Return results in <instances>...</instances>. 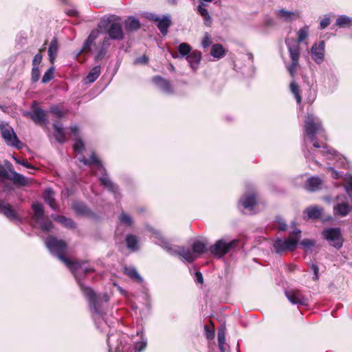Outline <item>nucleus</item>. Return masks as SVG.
<instances>
[{
	"instance_id": "9",
	"label": "nucleus",
	"mask_w": 352,
	"mask_h": 352,
	"mask_svg": "<svg viewBox=\"0 0 352 352\" xmlns=\"http://www.w3.org/2000/svg\"><path fill=\"white\" fill-rule=\"evenodd\" d=\"M5 179L12 182L14 185L22 186V175L17 173L8 161L5 162L4 166L0 164V181Z\"/></svg>"
},
{
	"instance_id": "16",
	"label": "nucleus",
	"mask_w": 352,
	"mask_h": 352,
	"mask_svg": "<svg viewBox=\"0 0 352 352\" xmlns=\"http://www.w3.org/2000/svg\"><path fill=\"white\" fill-rule=\"evenodd\" d=\"M0 213L16 223L21 222V219L16 211L9 204H4L1 200H0Z\"/></svg>"
},
{
	"instance_id": "13",
	"label": "nucleus",
	"mask_w": 352,
	"mask_h": 352,
	"mask_svg": "<svg viewBox=\"0 0 352 352\" xmlns=\"http://www.w3.org/2000/svg\"><path fill=\"white\" fill-rule=\"evenodd\" d=\"M285 294L288 300L293 305L298 306H307L308 305L307 298L299 290L291 289L285 291Z\"/></svg>"
},
{
	"instance_id": "46",
	"label": "nucleus",
	"mask_w": 352,
	"mask_h": 352,
	"mask_svg": "<svg viewBox=\"0 0 352 352\" xmlns=\"http://www.w3.org/2000/svg\"><path fill=\"white\" fill-rule=\"evenodd\" d=\"M212 44L211 36L208 32H205L204 38L201 42L203 48H206Z\"/></svg>"
},
{
	"instance_id": "48",
	"label": "nucleus",
	"mask_w": 352,
	"mask_h": 352,
	"mask_svg": "<svg viewBox=\"0 0 352 352\" xmlns=\"http://www.w3.org/2000/svg\"><path fill=\"white\" fill-rule=\"evenodd\" d=\"M331 23V19L329 16L324 15V17L320 20V29H324L327 28Z\"/></svg>"
},
{
	"instance_id": "55",
	"label": "nucleus",
	"mask_w": 352,
	"mask_h": 352,
	"mask_svg": "<svg viewBox=\"0 0 352 352\" xmlns=\"http://www.w3.org/2000/svg\"><path fill=\"white\" fill-rule=\"evenodd\" d=\"M42 60V56L41 54H36L32 61L33 67H38Z\"/></svg>"
},
{
	"instance_id": "62",
	"label": "nucleus",
	"mask_w": 352,
	"mask_h": 352,
	"mask_svg": "<svg viewBox=\"0 0 352 352\" xmlns=\"http://www.w3.org/2000/svg\"><path fill=\"white\" fill-rule=\"evenodd\" d=\"M148 19L151 21H156L158 23L161 18L155 14H151Z\"/></svg>"
},
{
	"instance_id": "22",
	"label": "nucleus",
	"mask_w": 352,
	"mask_h": 352,
	"mask_svg": "<svg viewBox=\"0 0 352 352\" xmlns=\"http://www.w3.org/2000/svg\"><path fill=\"white\" fill-rule=\"evenodd\" d=\"M191 47L186 43H182L178 46V53L172 52V57L174 58H182L191 53Z\"/></svg>"
},
{
	"instance_id": "25",
	"label": "nucleus",
	"mask_w": 352,
	"mask_h": 352,
	"mask_svg": "<svg viewBox=\"0 0 352 352\" xmlns=\"http://www.w3.org/2000/svg\"><path fill=\"white\" fill-rule=\"evenodd\" d=\"M171 19L170 16L168 15L163 16L157 23V28L160 30L161 34L163 36H165L168 33V30L169 27L171 25Z\"/></svg>"
},
{
	"instance_id": "11",
	"label": "nucleus",
	"mask_w": 352,
	"mask_h": 352,
	"mask_svg": "<svg viewBox=\"0 0 352 352\" xmlns=\"http://www.w3.org/2000/svg\"><path fill=\"white\" fill-rule=\"evenodd\" d=\"M322 235L331 246L339 249L342 247L343 240L340 229L338 228H328L323 231Z\"/></svg>"
},
{
	"instance_id": "26",
	"label": "nucleus",
	"mask_w": 352,
	"mask_h": 352,
	"mask_svg": "<svg viewBox=\"0 0 352 352\" xmlns=\"http://www.w3.org/2000/svg\"><path fill=\"white\" fill-rule=\"evenodd\" d=\"M99 34H100V32L98 30H94L90 33V34L89 35L88 38H87V40L85 41L84 45L82 46V52H86L90 51L91 45L93 44V43L95 41V40L98 37Z\"/></svg>"
},
{
	"instance_id": "37",
	"label": "nucleus",
	"mask_w": 352,
	"mask_h": 352,
	"mask_svg": "<svg viewBox=\"0 0 352 352\" xmlns=\"http://www.w3.org/2000/svg\"><path fill=\"white\" fill-rule=\"evenodd\" d=\"M306 212L309 219H319L322 215V209L316 206L310 207L307 208Z\"/></svg>"
},
{
	"instance_id": "50",
	"label": "nucleus",
	"mask_w": 352,
	"mask_h": 352,
	"mask_svg": "<svg viewBox=\"0 0 352 352\" xmlns=\"http://www.w3.org/2000/svg\"><path fill=\"white\" fill-rule=\"evenodd\" d=\"M40 77V71L38 67H33L32 69V80L33 82L38 80Z\"/></svg>"
},
{
	"instance_id": "29",
	"label": "nucleus",
	"mask_w": 352,
	"mask_h": 352,
	"mask_svg": "<svg viewBox=\"0 0 352 352\" xmlns=\"http://www.w3.org/2000/svg\"><path fill=\"white\" fill-rule=\"evenodd\" d=\"M58 52V41L56 38H54L51 41L48 48V55L50 61L51 63H54V61L56 57Z\"/></svg>"
},
{
	"instance_id": "58",
	"label": "nucleus",
	"mask_w": 352,
	"mask_h": 352,
	"mask_svg": "<svg viewBox=\"0 0 352 352\" xmlns=\"http://www.w3.org/2000/svg\"><path fill=\"white\" fill-rule=\"evenodd\" d=\"M328 169L332 171V177L335 179H339L342 176L341 173L336 171L333 167H329Z\"/></svg>"
},
{
	"instance_id": "51",
	"label": "nucleus",
	"mask_w": 352,
	"mask_h": 352,
	"mask_svg": "<svg viewBox=\"0 0 352 352\" xmlns=\"http://www.w3.org/2000/svg\"><path fill=\"white\" fill-rule=\"evenodd\" d=\"M346 182V190L349 195H352V176L345 178Z\"/></svg>"
},
{
	"instance_id": "56",
	"label": "nucleus",
	"mask_w": 352,
	"mask_h": 352,
	"mask_svg": "<svg viewBox=\"0 0 352 352\" xmlns=\"http://www.w3.org/2000/svg\"><path fill=\"white\" fill-rule=\"evenodd\" d=\"M226 340L225 336L223 333H218V342L219 344V347L222 349L223 344H224Z\"/></svg>"
},
{
	"instance_id": "39",
	"label": "nucleus",
	"mask_w": 352,
	"mask_h": 352,
	"mask_svg": "<svg viewBox=\"0 0 352 352\" xmlns=\"http://www.w3.org/2000/svg\"><path fill=\"white\" fill-rule=\"evenodd\" d=\"M100 67L96 66L91 69L88 75L86 77V80L89 83L94 82L100 74Z\"/></svg>"
},
{
	"instance_id": "54",
	"label": "nucleus",
	"mask_w": 352,
	"mask_h": 352,
	"mask_svg": "<svg viewBox=\"0 0 352 352\" xmlns=\"http://www.w3.org/2000/svg\"><path fill=\"white\" fill-rule=\"evenodd\" d=\"M148 57L145 55H143L142 56L136 58L134 60V64H135V65L146 64L148 63Z\"/></svg>"
},
{
	"instance_id": "3",
	"label": "nucleus",
	"mask_w": 352,
	"mask_h": 352,
	"mask_svg": "<svg viewBox=\"0 0 352 352\" xmlns=\"http://www.w3.org/2000/svg\"><path fill=\"white\" fill-rule=\"evenodd\" d=\"M85 145L80 139L76 140L74 144V151L76 153L77 159L82 162L85 165H94L96 170L91 168V172L94 175H97L96 171L100 173L99 177L100 182L102 185L104 186L108 190L115 194L116 198H117V193L118 190V186L112 182L107 174L106 169L104 168L102 162L98 159L94 153H92L90 159H87L84 155H82V152L84 150Z\"/></svg>"
},
{
	"instance_id": "43",
	"label": "nucleus",
	"mask_w": 352,
	"mask_h": 352,
	"mask_svg": "<svg viewBox=\"0 0 352 352\" xmlns=\"http://www.w3.org/2000/svg\"><path fill=\"white\" fill-rule=\"evenodd\" d=\"M120 221L124 224L126 226H130L133 223V219L131 216L126 214L125 212H122L119 217Z\"/></svg>"
},
{
	"instance_id": "19",
	"label": "nucleus",
	"mask_w": 352,
	"mask_h": 352,
	"mask_svg": "<svg viewBox=\"0 0 352 352\" xmlns=\"http://www.w3.org/2000/svg\"><path fill=\"white\" fill-rule=\"evenodd\" d=\"M189 66L193 71H196L201 60V53L197 50H193L186 56Z\"/></svg>"
},
{
	"instance_id": "20",
	"label": "nucleus",
	"mask_w": 352,
	"mask_h": 352,
	"mask_svg": "<svg viewBox=\"0 0 352 352\" xmlns=\"http://www.w3.org/2000/svg\"><path fill=\"white\" fill-rule=\"evenodd\" d=\"M55 193L51 188H47L43 192V198L45 201L54 210H58L59 206L56 203L55 199Z\"/></svg>"
},
{
	"instance_id": "7",
	"label": "nucleus",
	"mask_w": 352,
	"mask_h": 352,
	"mask_svg": "<svg viewBox=\"0 0 352 352\" xmlns=\"http://www.w3.org/2000/svg\"><path fill=\"white\" fill-rule=\"evenodd\" d=\"M300 234L301 231L296 229L290 234L287 239H277L273 243L275 252L282 254L287 251L292 252L295 250L300 238Z\"/></svg>"
},
{
	"instance_id": "47",
	"label": "nucleus",
	"mask_w": 352,
	"mask_h": 352,
	"mask_svg": "<svg viewBox=\"0 0 352 352\" xmlns=\"http://www.w3.org/2000/svg\"><path fill=\"white\" fill-rule=\"evenodd\" d=\"M32 208L36 217L40 218L43 216V210L41 204H34Z\"/></svg>"
},
{
	"instance_id": "32",
	"label": "nucleus",
	"mask_w": 352,
	"mask_h": 352,
	"mask_svg": "<svg viewBox=\"0 0 352 352\" xmlns=\"http://www.w3.org/2000/svg\"><path fill=\"white\" fill-rule=\"evenodd\" d=\"M54 136L58 142H64L65 141V134L62 127V124L59 122L54 124Z\"/></svg>"
},
{
	"instance_id": "52",
	"label": "nucleus",
	"mask_w": 352,
	"mask_h": 352,
	"mask_svg": "<svg viewBox=\"0 0 352 352\" xmlns=\"http://www.w3.org/2000/svg\"><path fill=\"white\" fill-rule=\"evenodd\" d=\"M23 169L26 168L28 170V172L30 174H34L35 172L37 171V168L34 166H32L28 162H25L23 160Z\"/></svg>"
},
{
	"instance_id": "8",
	"label": "nucleus",
	"mask_w": 352,
	"mask_h": 352,
	"mask_svg": "<svg viewBox=\"0 0 352 352\" xmlns=\"http://www.w3.org/2000/svg\"><path fill=\"white\" fill-rule=\"evenodd\" d=\"M239 240L233 239L230 241L221 239L217 240L209 248L210 252L218 258H222L224 255L230 252L232 250L239 245Z\"/></svg>"
},
{
	"instance_id": "12",
	"label": "nucleus",
	"mask_w": 352,
	"mask_h": 352,
	"mask_svg": "<svg viewBox=\"0 0 352 352\" xmlns=\"http://www.w3.org/2000/svg\"><path fill=\"white\" fill-rule=\"evenodd\" d=\"M0 131L2 138L5 140L8 144L15 146L17 148H20V141L16 137L13 129L6 123L0 124Z\"/></svg>"
},
{
	"instance_id": "53",
	"label": "nucleus",
	"mask_w": 352,
	"mask_h": 352,
	"mask_svg": "<svg viewBox=\"0 0 352 352\" xmlns=\"http://www.w3.org/2000/svg\"><path fill=\"white\" fill-rule=\"evenodd\" d=\"M311 269L314 272V280H318L319 278V268L316 264H312L311 265Z\"/></svg>"
},
{
	"instance_id": "34",
	"label": "nucleus",
	"mask_w": 352,
	"mask_h": 352,
	"mask_svg": "<svg viewBox=\"0 0 352 352\" xmlns=\"http://www.w3.org/2000/svg\"><path fill=\"white\" fill-rule=\"evenodd\" d=\"M124 273L131 278L137 280L138 282L142 283L143 281L142 278L140 276L137 270L133 267H125Z\"/></svg>"
},
{
	"instance_id": "64",
	"label": "nucleus",
	"mask_w": 352,
	"mask_h": 352,
	"mask_svg": "<svg viewBox=\"0 0 352 352\" xmlns=\"http://www.w3.org/2000/svg\"><path fill=\"white\" fill-rule=\"evenodd\" d=\"M71 131L74 135H77L78 132V128L77 126H71Z\"/></svg>"
},
{
	"instance_id": "49",
	"label": "nucleus",
	"mask_w": 352,
	"mask_h": 352,
	"mask_svg": "<svg viewBox=\"0 0 352 352\" xmlns=\"http://www.w3.org/2000/svg\"><path fill=\"white\" fill-rule=\"evenodd\" d=\"M276 221L278 224V230L280 231H285L287 229V224L285 221L280 217H277Z\"/></svg>"
},
{
	"instance_id": "5",
	"label": "nucleus",
	"mask_w": 352,
	"mask_h": 352,
	"mask_svg": "<svg viewBox=\"0 0 352 352\" xmlns=\"http://www.w3.org/2000/svg\"><path fill=\"white\" fill-rule=\"evenodd\" d=\"M128 336L120 332L111 333L108 335L107 343L109 352H141L146 346V341L141 338V341L134 343L133 349L125 344Z\"/></svg>"
},
{
	"instance_id": "27",
	"label": "nucleus",
	"mask_w": 352,
	"mask_h": 352,
	"mask_svg": "<svg viewBox=\"0 0 352 352\" xmlns=\"http://www.w3.org/2000/svg\"><path fill=\"white\" fill-rule=\"evenodd\" d=\"M32 119L40 124H45L48 122L46 118V112L41 109H36L32 115Z\"/></svg>"
},
{
	"instance_id": "17",
	"label": "nucleus",
	"mask_w": 352,
	"mask_h": 352,
	"mask_svg": "<svg viewBox=\"0 0 352 352\" xmlns=\"http://www.w3.org/2000/svg\"><path fill=\"white\" fill-rule=\"evenodd\" d=\"M276 14L278 19L285 22H292L300 17L299 11H288L285 9H280L276 11Z\"/></svg>"
},
{
	"instance_id": "28",
	"label": "nucleus",
	"mask_w": 352,
	"mask_h": 352,
	"mask_svg": "<svg viewBox=\"0 0 352 352\" xmlns=\"http://www.w3.org/2000/svg\"><path fill=\"white\" fill-rule=\"evenodd\" d=\"M72 208L78 215H90L91 212L87 206L82 202L74 203Z\"/></svg>"
},
{
	"instance_id": "23",
	"label": "nucleus",
	"mask_w": 352,
	"mask_h": 352,
	"mask_svg": "<svg viewBox=\"0 0 352 352\" xmlns=\"http://www.w3.org/2000/svg\"><path fill=\"white\" fill-rule=\"evenodd\" d=\"M206 4L201 2L197 8V12L201 16L204 23L206 26H210L212 22L208 10L205 8Z\"/></svg>"
},
{
	"instance_id": "30",
	"label": "nucleus",
	"mask_w": 352,
	"mask_h": 352,
	"mask_svg": "<svg viewBox=\"0 0 352 352\" xmlns=\"http://www.w3.org/2000/svg\"><path fill=\"white\" fill-rule=\"evenodd\" d=\"M210 54L216 59L222 58L226 54V50L221 44H214L212 46Z\"/></svg>"
},
{
	"instance_id": "41",
	"label": "nucleus",
	"mask_w": 352,
	"mask_h": 352,
	"mask_svg": "<svg viewBox=\"0 0 352 352\" xmlns=\"http://www.w3.org/2000/svg\"><path fill=\"white\" fill-rule=\"evenodd\" d=\"M54 67H50L44 74L43 78H42V82L43 83H47L50 82L51 80L54 78Z\"/></svg>"
},
{
	"instance_id": "24",
	"label": "nucleus",
	"mask_w": 352,
	"mask_h": 352,
	"mask_svg": "<svg viewBox=\"0 0 352 352\" xmlns=\"http://www.w3.org/2000/svg\"><path fill=\"white\" fill-rule=\"evenodd\" d=\"M322 179L318 177H311L306 182L305 188L309 191H316L321 188Z\"/></svg>"
},
{
	"instance_id": "33",
	"label": "nucleus",
	"mask_w": 352,
	"mask_h": 352,
	"mask_svg": "<svg viewBox=\"0 0 352 352\" xmlns=\"http://www.w3.org/2000/svg\"><path fill=\"white\" fill-rule=\"evenodd\" d=\"M138 239L133 234H128L126 236V244L128 249L132 251L138 250Z\"/></svg>"
},
{
	"instance_id": "57",
	"label": "nucleus",
	"mask_w": 352,
	"mask_h": 352,
	"mask_svg": "<svg viewBox=\"0 0 352 352\" xmlns=\"http://www.w3.org/2000/svg\"><path fill=\"white\" fill-rule=\"evenodd\" d=\"M53 227V224L51 221H46L42 223L41 228L45 231H50Z\"/></svg>"
},
{
	"instance_id": "18",
	"label": "nucleus",
	"mask_w": 352,
	"mask_h": 352,
	"mask_svg": "<svg viewBox=\"0 0 352 352\" xmlns=\"http://www.w3.org/2000/svg\"><path fill=\"white\" fill-rule=\"evenodd\" d=\"M109 36L113 40H122L124 38V32L120 23H113L108 30Z\"/></svg>"
},
{
	"instance_id": "63",
	"label": "nucleus",
	"mask_w": 352,
	"mask_h": 352,
	"mask_svg": "<svg viewBox=\"0 0 352 352\" xmlns=\"http://www.w3.org/2000/svg\"><path fill=\"white\" fill-rule=\"evenodd\" d=\"M32 179H30V178H27L23 176V186H28L29 184H30V183L32 182Z\"/></svg>"
},
{
	"instance_id": "44",
	"label": "nucleus",
	"mask_w": 352,
	"mask_h": 352,
	"mask_svg": "<svg viewBox=\"0 0 352 352\" xmlns=\"http://www.w3.org/2000/svg\"><path fill=\"white\" fill-rule=\"evenodd\" d=\"M315 241L313 239H305L300 242V245L305 251H308L315 245Z\"/></svg>"
},
{
	"instance_id": "2",
	"label": "nucleus",
	"mask_w": 352,
	"mask_h": 352,
	"mask_svg": "<svg viewBox=\"0 0 352 352\" xmlns=\"http://www.w3.org/2000/svg\"><path fill=\"white\" fill-rule=\"evenodd\" d=\"M317 135H321L324 137V131L322 128L320 119L315 116L312 113H308L305 120V138L304 142H306V140L308 139L312 144L314 148H321L320 150H316L313 153L307 150L303 151L305 157L307 159L314 161L318 164L315 158L319 155L324 156L326 160H331L336 159L338 163H340L341 166H343V159L338 155L336 151L332 148H329L326 144L320 145L316 140Z\"/></svg>"
},
{
	"instance_id": "15",
	"label": "nucleus",
	"mask_w": 352,
	"mask_h": 352,
	"mask_svg": "<svg viewBox=\"0 0 352 352\" xmlns=\"http://www.w3.org/2000/svg\"><path fill=\"white\" fill-rule=\"evenodd\" d=\"M239 205L244 209V212L254 213V207L256 205V197L254 195H244L239 200Z\"/></svg>"
},
{
	"instance_id": "4",
	"label": "nucleus",
	"mask_w": 352,
	"mask_h": 352,
	"mask_svg": "<svg viewBox=\"0 0 352 352\" xmlns=\"http://www.w3.org/2000/svg\"><path fill=\"white\" fill-rule=\"evenodd\" d=\"M309 36V27L305 25L297 32V40L294 38H287L285 44L287 47L291 63L286 65V68L292 76L296 74L297 70L300 67V43H302Z\"/></svg>"
},
{
	"instance_id": "6",
	"label": "nucleus",
	"mask_w": 352,
	"mask_h": 352,
	"mask_svg": "<svg viewBox=\"0 0 352 352\" xmlns=\"http://www.w3.org/2000/svg\"><path fill=\"white\" fill-rule=\"evenodd\" d=\"M151 231L152 232L154 243L161 246L169 254L178 255L188 263H191L196 259V255L189 249L184 247L173 246L167 239L162 236L159 231L153 229H151Z\"/></svg>"
},
{
	"instance_id": "61",
	"label": "nucleus",
	"mask_w": 352,
	"mask_h": 352,
	"mask_svg": "<svg viewBox=\"0 0 352 352\" xmlns=\"http://www.w3.org/2000/svg\"><path fill=\"white\" fill-rule=\"evenodd\" d=\"M66 14L69 16H77L78 11L76 9L71 8V9L67 10Z\"/></svg>"
},
{
	"instance_id": "42",
	"label": "nucleus",
	"mask_w": 352,
	"mask_h": 352,
	"mask_svg": "<svg viewBox=\"0 0 352 352\" xmlns=\"http://www.w3.org/2000/svg\"><path fill=\"white\" fill-rule=\"evenodd\" d=\"M50 112L52 113L56 118H61L65 114V112L63 111L58 106L53 105L50 109Z\"/></svg>"
},
{
	"instance_id": "35",
	"label": "nucleus",
	"mask_w": 352,
	"mask_h": 352,
	"mask_svg": "<svg viewBox=\"0 0 352 352\" xmlns=\"http://www.w3.org/2000/svg\"><path fill=\"white\" fill-rule=\"evenodd\" d=\"M125 28L127 31H135L140 28V21L134 17H130L125 22Z\"/></svg>"
},
{
	"instance_id": "38",
	"label": "nucleus",
	"mask_w": 352,
	"mask_h": 352,
	"mask_svg": "<svg viewBox=\"0 0 352 352\" xmlns=\"http://www.w3.org/2000/svg\"><path fill=\"white\" fill-rule=\"evenodd\" d=\"M352 21V18L346 16V15H340L338 16L336 21L335 23V25L339 28H344L351 24Z\"/></svg>"
},
{
	"instance_id": "36",
	"label": "nucleus",
	"mask_w": 352,
	"mask_h": 352,
	"mask_svg": "<svg viewBox=\"0 0 352 352\" xmlns=\"http://www.w3.org/2000/svg\"><path fill=\"white\" fill-rule=\"evenodd\" d=\"M207 245V243L204 241H195L192 245L193 253L203 254L206 250Z\"/></svg>"
},
{
	"instance_id": "1",
	"label": "nucleus",
	"mask_w": 352,
	"mask_h": 352,
	"mask_svg": "<svg viewBox=\"0 0 352 352\" xmlns=\"http://www.w3.org/2000/svg\"><path fill=\"white\" fill-rule=\"evenodd\" d=\"M45 245L50 252L56 256L72 272L92 308V318L96 324L100 323V320H104L107 323L104 316L105 314L104 304L109 301L108 296L104 294L102 300L100 297L96 295L91 288L85 287L80 281L82 276L93 272L94 269L88 266L86 262L73 261L67 258L65 256L67 245L63 240H59L54 236H50L47 238Z\"/></svg>"
},
{
	"instance_id": "21",
	"label": "nucleus",
	"mask_w": 352,
	"mask_h": 352,
	"mask_svg": "<svg viewBox=\"0 0 352 352\" xmlns=\"http://www.w3.org/2000/svg\"><path fill=\"white\" fill-rule=\"evenodd\" d=\"M153 82L164 92L171 94L173 89L169 81L160 76H155L153 78Z\"/></svg>"
},
{
	"instance_id": "31",
	"label": "nucleus",
	"mask_w": 352,
	"mask_h": 352,
	"mask_svg": "<svg viewBox=\"0 0 352 352\" xmlns=\"http://www.w3.org/2000/svg\"><path fill=\"white\" fill-rule=\"evenodd\" d=\"M52 217L54 221L59 222L65 227L72 228H74L75 226L74 222L71 219L67 218L66 217L57 214H52Z\"/></svg>"
},
{
	"instance_id": "14",
	"label": "nucleus",
	"mask_w": 352,
	"mask_h": 352,
	"mask_svg": "<svg viewBox=\"0 0 352 352\" xmlns=\"http://www.w3.org/2000/svg\"><path fill=\"white\" fill-rule=\"evenodd\" d=\"M324 41H320L318 43H315L311 47V58L318 65L324 61Z\"/></svg>"
},
{
	"instance_id": "60",
	"label": "nucleus",
	"mask_w": 352,
	"mask_h": 352,
	"mask_svg": "<svg viewBox=\"0 0 352 352\" xmlns=\"http://www.w3.org/2000/svg\"><path fill=\"white\" fill-rule=\"evenodd\" d=\"M195 281L199 283H202L204 281L203 276L200 272H197L195 273Z\"/></svg>"
},
{
	"instance_id": "40",
	"label": "nucleus",
	"mask_w": 352,
	"mask_h": 352,
	"mask_svg": "<svg viewBox=\"0 0 352 352\" xmlns=\"http://www.w3.org/2000/svg\"><path fill=\"white\" fill-rule=\"evenodd\" d=\"M290 89H291V91L294 95L297 102L300 103L301 102V97H300V93H299L298 85H297V83L296 82L293 81L291 82Z\"/></svg>"
},
{
	"instance_id": "45",
	"label": "nucleus",
	"mask_w": 352,
	"mask_h": 352,
	"mask_svg": "<svg viewBox=\"0 0 352 352\" xmlns=\"http://www.w3.org/2000/svg\"><path fill=\"white\" fill-rule=\"evenodd\" d=\"M106 45L107 46L109 45V41L108 39H104V42H103V45ZM107 47H101V49H100L98 50V52H97L96 56H95V58L96 60H100L103 58V57L104 56L105 54H106V50H107Z\"/></svg>"
},
{
	"instance_id": "59",
	"label": "nucleus",
	"mask_w": 352,
	"mask_h": 352,
	"mask_svg": "<svg viewBox=\"0 0 352 352\" xmlns=\"http://www.w3.org/2000/svg\"><path fill=\"white\" fill-rule=\"evenodd\" d=\"M110 22H111V20H110L109 18L102 19L100 21V24L98 25V26H99V28H102L103 27H105Z\"/></svg>"
},
{
	"instance_id": "10",
	"label": "nucleus",
	"mask_w": 352,
	"mask_h": 352,
	"mask_svg": "<svg viewBox=\"0 0 352 352\" xmlns=\"http://www.w3.org/2000/svg\"><path fill=\"white\" fill-rule=\"evenodd\" d=\"M344 195L337 196L336 203L333 207V213L336 217H344L349 214L352 210V206L349 205Z\"/></svg>"
}]
</instances>
